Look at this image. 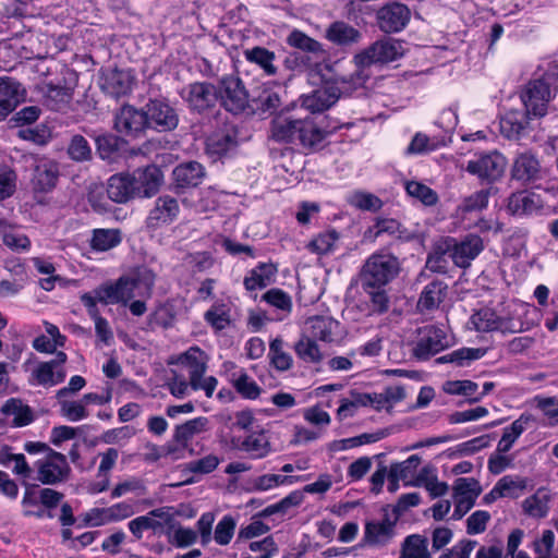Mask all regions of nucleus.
<instances>
[{"instance_id": "12", "label": "nucleus", "mask_w": 558, "mask_h": 558, "mask_svg": "<svg viewBox=\"0 0 558 558\" xmlns=\"http://www.w3.org/2000/svg\"><path fill=\"white\" fill-rule=\"evenodd\" d=\"M449 345L450 341L444 329L436 326H425L420 329L414 355L420 360H427Z\"/></svg>"}, {"instance_id": "1", "label": "nucleus", "mask_w": 558, "mask_h": 558, "mask_svg": "<svg viewBox=\"0 0 558 558\" xmlns=\"http://www.w3.org/2000/svg\"><path fill=\"white\" fill-rule=\"evenodd\" d=\"M271 137L284 143L299 141L304 147L312 148L314 146V96H302L298 100L293 118L274 120Z\"/></svg>"}, {"instance_id": "50", "label": "nucleus", "mask_w": 558, "mask_h": 558, "mask_svg": "<svg viewBox=\"0 0 558 558\" xmlns=\"http://www.w3.org/2000/svg\"><path fill=\"white\" fill-rule=\"evenodd\" d=\"M46 104L52 110H60L66 106L72 99V92L70 88L47 84L45 87Z\"/></svg>"}, {"instance_id": "47", "label": "nucleus", "mask_w": 558, "mask_h": 558, "mask_svg": "<svg viewBox=\"0 0 558 558\" xmlns=\"http://www.w3.org/2000/svg\"><path fill=\"white\" fill-rule=\"evenodd\" d=\"M486 352V349L483 348H461L439 357L438 361L465 366L472 361L482 359Z\"/></svg>"}, {"instance_id": "26", "label": "nucleus", "mask_w": 558, "mask_h": 558, "mask_svg": "<svg viewBox=\"0 0 558 558\" xmlns=\"http://www.w3.org/2000/svg\"><path fill=\"white\" fill-rule=\"evenodd\" d=\"M551 499L550 492L545 487H541L522 501V511L530 518L544 519L549 513Z\"/></svg>"}, {"instance_id": "41", "label": "nucleus", "mask_w": 558, "mask_h": 558, "mask_svg": "<svg viewBox=\"0 0 558 558\" xmlns=\"http://www.w3.org/2000/svg\"><path fill=\"white\" fill-rule=\"evenodd\" d=\"M60 407L59 413L70 422H80L88 417L89 412L82 398L77 400L69 397L56 398Z\"/></svg>"}, {"instance_id": "11", "label": "nucleus", "mask_w": 558, "mask_h": 558, "mask_svg": "<svg viewBox=\"0 0 558 558\" xmlns=\"http://www.w3.org/2000/svg\"><path fill=\"white\" fill-rule=\"evenodd\" d=\"M482 493L481 484L473 477H459L453 485L454 510L452 518L460 520L469 512Z\"/></svg>"}, {"instance_id": "18", "label": "nucleus", "mask_w": 558, "mask_h": 558, "mask_svg": "<svg viewBox=\"0 0 558 558\" xmlns=\"http://www.w3.org/2000/svg\"><path fill=\"white\" fill-rule=\"evenodd\" d=\"M208 429L209 420L205 416H198L177 425L173 429L172 440L178 448L192 451L193 439Z\"/></svg>"}, {"instance_id": "16", "label": "nucleus", "mask_w": 558, "mask_h": 558, "mask_svg": "<svg viewBox=\"0 0 558 558\" xmlns=\"http://www.w3.org/2000/svg\"><path fill=\"white\" fill-rule=\"evenodd\" d=\"M146 128L145 112L132 106H123L114 117V129L124 136L137 137Z\"/></svg>"}, {"instance_id": "37", "label": "nucleus", "mask_w": 558, "mask_h": 558, "mask_svg": "<svg viewBox=\"0 0 558 558\" xmlns=\"http://www.w3.org/2000/svg\"><path fill=\"white\" fill-rule=\"evenodd\" d=\"M234 137L223 131L215 132L206 140V153L216 160L235 146Z\"/></svg>"}, {"instance_id": "62", "label": "nucleus", "mask_w": 558, "mask_h": 558, "mask_svg": "<svg viewBox=\"0 0 558 558\" xmlns=\"http://www.w3.org/2000/svg\"><path fill=\"white\" fill-rule=\"evenodd\" d=\"M114 288L117 291V298L119 299V304L126 305L135 295L142 294L135 288V283L130 279L129 276L121 277L114 283Z\"/></svg>"}, {"instance_id": "19", "label": "nucleus", "mask_w": 558, "mask_h": 558, "mask_svg": "<svg viewBox=\"0 0 558 558\" xmlns=\"http://www.w3.org/2000/svg\"><path fill=\"white\" fill-rule=\"evenodd\" d=\"M25 98V89L11 77H0V121L4 120Z\"/></svg>"}, {"instance_id": "35", "label": "nucleus", "mask_w": 558, "mask_h": 558, "mask_svg": "<svg viewBox=\"0 0 558 558\" xmlns=\"http://www.w3.org/2000/svg\"><path fill=\"white\" fill-rule=\"evenodd\" d=\"M360 37V32L344 22H335L326 31V38L340 46L357 43Z\"/></svg>"}, {"instance_id": "52", "label": "nucleus", "mask_w": 558, "mask_h": 558, "mask_svg": "<svg viewBox=\"0 0 558 558\" xmlns=\"http://www.w3.org/2000/svg\"><path fill=\"white\" fill-rule=\"evenodd\" d=\"M405 191L411 197L418 199L425 206H434L438 202L437 193L422 182H405Z\"/></svg>"}, {"instance_id": "43", "label": "nucleus", "mask_w": 558, "mask_h": 558, "mask_svg": "<svg viewBox=\"0 0 558 558\" xmlns=\"http://www.w3.org/2000/svg\"><path fill=\"white\" fill-rule=\"evenodd\" d=\"M122 238L119 229H95L90 246L98 252L111 250L120 244Z\"/></svg>"}, {"instance_id": "42", "label": "nucleus", "mask_w": 558, "mask_h": 558, "mask_svg": "<svg viewBox=\"0 0 558 558\" xmlns=\"http://www.w3.org/2000/svg\"><path fill=\"white\" fill-rule=\"evenodd\" d=\"M299 359L304 362H314V325L307 320L302 328L300 338L293 345Z\"/></svg>"}, {"instance_id": "36", "label": "nucleus", "mask_w": 558, "mask_h": 558, "mask_svg": "<svg viewBox=\"0 0 558 558\" xmlns=\"http://www.w3.org/2000/svg\"><path fill=\"white\" fill-rule=\"evenodd\" d=\"M395 525L389 520L368 522L365 526V541L371 545H385L392 537Z\"/></svg>"}, {"instance_id": "7", "label": "nucleus", "mask_w": 558, "mask_h": 558, "mask_svg": "<svg viewBox=\"0 0 558 558\" xmlns=\"http://www.w3.org/2000/svg\"><path fill=\"white\" fill-rule=\"evenodd\" d=\"M507 166L506 158L498 151L475 155L468 161L465 170L481 181L494 182L501 178Z\"/></svg>"}, {"instance_id": "60", "label": "nucleus", "mask_w": 558, "mask_h": 558, "mask_svg": "<svg viewBox=\"0 0 558 558\" xmlns=\"http://www.w3.org/2000/svg\"><path fill=\"white\" fill-rule=\"evenodd\" d=\"M183 263L194 272H204L213 267L214 258L208 252H196L185 255Z\"/></svg>"}, {"instance_id": "23", "label": "nucleus", "mask_w": 558, "mask_h": 558, "mask_svg": "<svg viewBox=\"0 0 558 558\" xmlns=\"http://www.w3.org/2000/svg\"><path fill=\"white\" fill-rule=\"evenodd\" d=\"M136 78L131 70H109L105 75L102 87L112 96L119 97L130 93Z\"/></svg>"}, {"instance_id": "63", "label": "nucleus", "mask_w": 558, "mask_h": 558, "mask_svg": "<svg viewBox=\"0 0 558 558\" xmlns=\"http://www.w3.org/2000/svg\"><path fill=\"white\" fill-rule=\"evenodd\" d=\"M129 277L135 283L136 290L142 292V294L148 293L155 282V274L146 267L137 268Z\"/></svg>"}, {"instance_id": "34", "label": "nucleus", "mask_w": 558, "mask_h": 558, "mask_svg": "<svg viewBox=\"0 0 558 558\" xmlns=\"http://www.w3.org/2000/svg\"><path fill=\"white\" fill-rule=\"evenodd\" d=\"M532 421L531 415L522 414L512 424L504 429L502 436L497 445V451L499 453L508 452L515 440L526 429L529 423Z\"/></svg>"}, {"instance_id": "9", "label": "nucleus", "mask_w": 558, "mask_h": 558, "mask_svg": "<svg viewBox=\"0 0 558 558\" xmlns=\"http://www.w3.org/2000/svg\"><path fill=\"white\" fill-rule=\"evenodd\" d=\"M404 53L402 44L392 38L374 43L368 49L355 57L356 63L366 66L373 63H389L398 60Z\"/></svg>"}, {"instance_id": "14", "label": "nucleus", "mask_w": 558, "mask_h": 558, "mask_svg": "<svg viewBox=\"0 0 558 558\" xmlns=\"http://www.w3.org/2000/svg\"><path fill=\"white\" fill-rule=\"evenodd\" d=\"M181 96L192 110L198 112L213 108L218 100L217 88L207 82L187 85L182 89Z\"/></svg>"}, {"instance_id": "56", "label": "nucleus", "mask_w": 558, "mask_h": 558, "mask_svg": "<svg viewBox=\"0 0 558 558\" xmlns=\"http://www.w3.org/2000/svg\"><path fill=\"white\" fill-rule=\"evenodd\" d=\"M235 527V519L230 514L223 515L215 527L213 539L220 546L228 545L233 538Z\"/></svg>"}, {"instance_id": "53", "label": "nucleus", "mask_w": 558, "mask_h": 558, "mask_svg": "<svg viewBox=\"0 0 558 558\" xmlns=\"http://www.w3.org/2000/svg\"><path fill=\"white\" fill-rule=\"evenodd\" d=\"M451 242H453V239L448 238L435 245L434 251L429 253L426 260V267L428 269L435 272L446 271V260L444 256L451 248Z\"/></svg>"}, {"instance_id": "64", "label": "nucleus", "mask_w": 558, "mask_h": 558, "mask_svg": "<svg viewBox=\"0 0 558 558\" xmlns=\"http://www.w3.org/2000/svg\"><path fill=\"white\" fill-rule=\"evenodd\" d=\"M536 407L541 409L548 418V424L555 426L558 424V400L556 398H535Z\"/></svg>"}, {"instance_id": "54", "label": "nucleus", "mask_w": 558, "mask_h": 558, "mask_svg": "<svg viewBox=\"0 0 558 558\" xmlns=\"http://www.w3.org/2000/svg\"><path fill=\"white\" fill-rule=\"evenodd\" d=\"M128 526L136 539H141L145 531L151 530L154 533H159L162 531V523L158 520H155V518H153L149 512L145 515H141L131 520Z\"/></svg>"}, {"instance_id": "13", "label": "nucleus", "mask_w": 558, "mask_h": 558, "mask_svg": "<svg viewBox=\"0 0 558 558\" xmlns=\"http://www.w3.org/2000/svg\"><path fill=\"white\" fill-rule=\"evenodd\" d=\"M147 128L159 132L171 131L178 126L179 116L177 110L163 100H150L145 107Z\"/></svg>"}, {"instance_id": "3", "label": "nucleus", "mask_w": 558, "mask_h": 558, "mask_svg": "<svg viewBox=\"0 0 558 558\" xmlns=\"http://www.w3.org/2000/svg\"><path fill=\"white\" fill-rule=\"evenodd\" d=\"M469 325L477 332L517 333L529 330L532 324L524 322L522 314L517 311L508 316H499L492 308H482L472 314Z\"/></svg>"}, {"instance_id": "2", "label": "nucleus", "mask_w": 558, "mask_h": 558, "mask_svg": "<svg viewBox=\"0 0 558 558\" xmlns=\"http://www.w3.org/2000/svg\"><path fill=\"white\" fill-rule=\"evenodd\" d=\"M558 90V73L553 66L538 77L530 81L521 95L525 110L535 118L547 113V105Z\"/></svg>"}, {"instance_id": "4", "label": "nucleus", "mask_w": 558, "mask_h": 558, "mask_svg": "<svg viewBox=\"0 0 558 558\" xmlns=\"http://www.w3.org/2000/svg\"><path fill=\"white\" fill-rule=\"evenodd\" d=\"M336 64L337 62L326 61V52L316 43V74L320 76L319 86L316 83V112L330 108L339 99Z\"/></svg>"}, {"instance_id": "17", "label": "nucleus", "mask_w": 558, "mask_h": 558, "mask_svg": "<svg viewBox=\"0 0 558 558\" xmlns=\"http://www.w3.org/2000/svg\"><path fill=\"white\" fill-rule=\"evenodd\" d=\"M180 213V206L175 198L165 195L155 201L153 209L146 218V226L156 230L173 222Z\"/></svg>"}, {"instance_id": "25", "label": "nucleus", "mask_w": 558, "mask_h": 558, "mask_svg": "<svg viewBox=\"0 0 558 558\" xmlns=\"http://www.w3.org/2000/svg\"><path fill=\"white\" fill-rule=\"evenodd\" d=\"M66 377L65 368H59L49 361L39 362L31 375V384L43 386V387H53L64 381Z\"/></svg>"}, {"instance_id": "30", "label": "nucleus", "mask_w": 558, "mask_h": 558, "mask_svg": "<svg viewBox=\"0 0 558 558\" xmlns=\"http://www.w3.org/2000/svg\"><path fill=\"white\" fill-rule=\"evenodd\" d=\"M447 294V284L442 281H432L424 287L417 301L420 312L432 311L439 306Z\"/></svg>"}, {"instance_id": "21", "label": "nucleus", "mask_w": 558, "mask_h": 558, "mask_svg": "<svg viewBox=\"0 0 558 558\" xmlns=\"http://www.w3.org/2000/svg\"><path fill=\"white\" fill-rule=\"evenodd\" d=\"M483 241L478 235H468L460 243L451 242L450 256L453 263L462 268L468 267L471 262L483 251Z\"/></svg>"}, {"instance_id": "6", "label": "nucleus", "mask_w": 558, "mask_h": 558, "mask_svg": "<svg viewBox=\"0 0 558 558\" xmlns=\"http://www.w3.org/2000/svg\"><path fill=\"white\" fill-rule=\"evenodd\" d=\"M399 271L398 259L390 254H374L364 265L363 279L369 287H381L392 280Z\"/></svg>"}, {"instance_id": "8", "label": "nucleus", "mask_w": 558, "mask_h": 558, "mask_svg": "<svg viewBox=\"0 0 558 558\" xmlns=\"http://www.w3.org/2000/svg\"><path fill=\"white\" fill-rule=\"evenodd\" d=\"M217 92L221 105L234 114L243 112L248 106V94L242 81L236 76L223 77Z\"/></svg>"}, {"instance_id": "20", "label": "nucleus", "mask_w": 558, "mask_h": 558, "mask_svg": "<svg viewBox=\"0 0 558 558\" xmlns=\"http://www.w3.org/2000/svg\"><path fill=\"white\" fill-rule=\"evenodd\" d=\"M59 178L57 162L41 159L34 168L32 189L35 193H48L56 187Z\"/></svg>"}, {"instance_id": "58", "label": "nucleus", "mask_w": 558, "mask_h": 558, "mask_svg": "<svg viewBox=\"0 0 558 558\" xmlns=\"http://www.w3.org/2000/svg\"><path fill=\"white\" fill-rule=\"evenodd\" d=\"M323 341H333L340 335V324L331 317L316 316V336Z\"/></svg>"}, {"instance_id": "24", "label": "nucleus", "mask_w": 558, "mask_h": 558, "mask_svg": "<svg viewBox=\"0 0 558 558\" xmlns=\"http://www.w3.org/2000/svg\"><path fill=\"white\" fill-rule=\"evenodd\" d=\"M132 174L118 173L108 180V197L116 203H125L136 197L135 185Z\"/></svg>"}, {"instance_id": "29", "label": "nucleus", "mask_w": 558, "mask_h": 558, "mask_svg": "<svg viewBox=\"0 0 558 558\" xmlns=\"http://www.w3.org/2000/svg\"><path fill=\"white\" fill-rule=\"evenodd\" d=\"M541 170L537 158L530 154L524 153L519 155L512 167V177L522 182H529L538 178Z\"/></svg>"}, {"instance_id": "61", "label": "nucleus", "mask_w": 558, "mask_h": 558, "mask_svg": "<svg viewBox=\"0 0 558 558\" xmlns=\"http://www.w3.org/2000/svg\"><path fill=\"white\" fill-rule=\"evenodd\" d=\"M68 154L73 160L84 161L92 156V149L88 142L82 135H74L68 147Z\"/></svg>"}, {"instance_id": "49", "label": "nucleus", "mask_w": 558, "mask_h": 558, "mask_svg": "<svg viewBox=\"0 0 558 558\" xmlns=\"http://www.w3.org/2000/svg\"><path fill=\"white\" fill-rule=\"evenodd\" d=\"M347 202L361 210L378 211L383 207V202L378 196L364 191H353L347 196Z\"/></svg>"}, {"instance_id": "38", "label": "nucleus", "mask_w": 558, "mask_h": 558, "mask_svg": "<svg viewBox=\"0 0 558 558\" xmlns=\"http://www.w3.org/2000/svg\"><path fill=\"white\" fill-rule=\"evenodd\" d=\"M204 319L217 332L226 329L231 324L229 305L222 301H216L205 312Z\"/></svg>"}, {"instance_id": "22", "label": "nucleus", "mask_w": 558, "mask_h": 558, "mask_svg": "<svg viewBox=\"0 0 558 558\" xmlns=\"http://www.w3.org/2000/svg\"><path fill=\"white\" fill-rule=\"evenodd\" d=\"M136 197H150L157 193L162 182L160 170L150 166L142 170L135 171L133 174Z\"/></svg>"}, {"instance_id": "45", "label": "nucleus", "mask_w": 558, "mask_h": 558, "mask_svg": "<svg viewBox=\"0 0 558 558\" xmlns=\"http://www.w3.org/2000/svg\"><path fill=\"white\" fill-rule=\"evenodd\" d=\"M416 486H423L433 498L441 497L448 493L449 486L446 482L438 480L434 470L424 468L418 475L415 484Z\"/></svg>"}, {"instance_id": "51", "label": "nucleus", "mask_w": 558, "mask_h": 558, "mask_svg": "<svg viewBox=\"0 0 558 558\" xmlns=\"http://www.w3.org/2000/svg\"><path fill=\"white\" fill-rule=\"evenodd\" d=\"M271 365L280 372H284L291 368L292 357L283 349V340L281 338H275L269 344V353Z\"/></svg>"}, {"instance_id": "46", "label": "nucleus", "mask_w": 558, "mask_h": 558, "mask_svg": "<svg viewBox=\"0 0 558 558\" xmlns=\"http://www.w3.org/2000/svg\"><path fill=\"white\" fill-rule=\"evenodd\" d=\"M245 59L259 65L266 74L274 75L277 68L274 65L275 53L263 47H254L244 51Z\"/></svg>"}, {"instance_id": "27", "label": "nucleus", "mask_w": 558, "mask_h": 558, "mask_svg": "<svg viewBox=\"0 0 558 558\" xmlns=\"http://www.w3.org/2000/svg\"><path fill=\"white\" fill-rule=\"evenodd\" d=\"M1 412L5 417L11 418V424L14 427L27 426L35 420L33 410L16 398L7 400Z\"/></svg>"}, {"instance_id": "28", "label": "nucleus", "mask_w": 558, "mask_h": 558, "mask_svg": "<svg viewBox=\"0 0 558 558\" xmlns=\"http://www.w3.org/2000/svg\"><path fill=\"white\" fill-rule=\"evenodd\" d=\"M541 207L539 196L526 191L513 193L508 201V210L517 216L531 215Z\"/></svg>"}, {"instance_id": "40", "label": "nucleus", "mask_w": 558, "mask_h": 558, "mask_svg": "<svg viewBox=\"0 0 558 558\" xmlns=\"http://www.w3.org/2000/svg\"><path fill=\"white\" fill-rule=\"evenodd\" d=\"M230 381L236 392L245 399L254 400L260 395V387L244 369L232 373Z\"/></svg>"}, {"instance_id": "10", "label": "nucleus", "mask_w": 558, "mask_h": 558, "mask_svg": "<svg viewBox=\"0 0 558 558\" xmlns=\"http://www.w3.org/2000/svg\"><path fill=\"white\" fill-rule=\"evenodd\" d=\"M34 466L37 470V480L47 485L64 481L70 472L65 456L58 451H51L38 459Z\"/></svg>"}, {"instance_id": "48", "label": "nucleus", "mask_w": 558, "mask_h": 558, "mask_svg": "<svg viewBox=\"0 0 558 558\" xmlns=\"http://www.w3.org/2000/svg\"><path fill=\"white\" fill-rule=\"evenodd\" d=\"M527 478L513 475H505L498 480L497 484L500 488L502 498L517 499L527 488Z\"/></svg>"}, {"instance_id": "32", "label": "nucleus", "mask_w": 558, "mask_h": 558, "mask_svg": "<svg viewBox=\"0 0 558 558\" xmlns=\"http://www.w3.org/2000/svg\"><path fill=\"white\" fill-rule=\"evenodd\" d=\"M172 174L179 187L196 186L204 177V168L201 163L191 161L177 166Z\"/></svg>"}, {"instance_id": "15", "label": "nucleus", "mask_w": 558, "mask_h": 558, "mask_svg": "<svg viewBox=\"0 0 558 558\" xmlns=\"http://www.w3.org/2000/svg\"><path fill=\"white\" fill-rule=\"evenodd\" d=\"M411 17L409 8L400 2H391L377 12L378 25L385 33L400 32L405 27Z\"/></svg>"}, {"instance_id": "31", "label": "nucleus", "mask_w": 558, "mask_h": 558, "mask_svg": "<svg viewBox=\"0 0 558 558\" xmlns=\"http://www.w3.org/2000/svg\"><path fill=\"white\" fill-rule=\"evenodd\" d=\"M276 272L277 268L272 264L260 263L247 274L243 284L248 291L264 289L272 282Z\"/></svg>"}, {"instance_id": "33", "label": "nucleus", "mask_w": 558, "mask_h": 558, "mask_svg": "<svg viewBox=\"0 0 558 558\" xmlns=\"http://www.w3.org/2000/svg\"><path fill=\"white\" fill-rule=\"evenodd\" d=\"M530 117L527 111L510 110L500 119V131L508 138L518 137L527 126Z\"/></svg>"}, {"instance_id": "57", "label": "nucleus", "mask_w": 558, "mask_h": 558, "mask_svg": "<svg viewBox=\"0 0 558 558\" xmlns=\"http://www.w3.org/2000/svg\"><path fill=\"white\" fill-rule=\"evenodd\" d=\"M242 450L253 458H263L268 451V440L264 434H252L242 442Z\"/></svg>"}, {"instance_id": "59", "label": "nucleus", "mask_w": 558, "mask_h": 558, "mask_svg": "<svg viewBox=\"0 0 558 558\" xmlns=\"http://www.w3.org/2000/svg\"><path fill=\"white\" fill-rule=\"evenodd\" d=\"M440 146V144L429 138L424 133H416L409 146L407 147L405 154L407 155H421L426 154L428 151H433L437 149Z\"/></svg>"}, {"instance_id": "39", "label": "nucleus", "mask_w": 558, "mask_h": 558, "mask_svg": "<svg viewBox=\"0 0 558 558\" xmlns=\"http://www.w3.org/2000/svg\"><path fill=\"white\" fill-rule=\"evenodd\" d=\"M399 558H432L427 539L418 534L407 536Z\"/></svg>"}, {"instance_id": "44", "label": "nucleus", "mask_w": 558, "mask_h": 558, "mask_svg": "<svg viewBox=\"0 0 558 558\" xmlns=\"http://www.w3.org/2000/svg\"><path fill=\"white\" fill-rule=\"evenodd\" d=\"M420 464L421 458L416 454H412L402 462L390 464L388 471L393 474L395 477L400 478L405 486L414 485L415 483H413L412 480Z\"/></svg>"}, {"instance_id": "5", "label": "nucleus", "mask_w": 558, "mask_h": 558, "mask_svg": "<svg viewBox=\"0 0 558 558\" xmlns=\"http://www.w3.org/2000/svg\"><path fill=\"white\" fill-rule=\"evenodd\" d=\"M207 355L198 347H191L179 356V363L187 368L192 390H203L210 398L218 385L214 376L205 377L207 371Z\"/></svg>"}, {"instance_id": "55", "label": "nucleus", "mask_w": 558, "mask_h": 558, "mask_svg": "<svg viewBox=\"0 0 558 558\" xmlns=\"http://www.w3.org/2000/svg\"><path fill=\"white\" fill-rule=\"evenodd\" d=\"M23 513L26 517H36V518H51V514L48 513L45 507L41 505L39 499V494H37L33 489H26L22 499Z\"/></svg>"}]
</instances>
